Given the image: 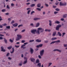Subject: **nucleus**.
Returning <instances> with one entry per match:
<instances>
[{"label": "nucleus", "instance_id": "9", "mask_svg": "<svg viewBox=\"0 0 67 67\" xmlns=\"http://www.w3.org/2000/svg\"><path fill=\"white\" fill-rule=\"evenodd\" d=\"M30 59L31 62H34L35 60V59L34 58H31Z\"/></svg>", "mask_w": 67, "mask_h": 67}, {"label": "nucleus", "instance_id": "63", "mask_svg": "<svg viewBox=\"0 0 67 67\" xmlns=\"http://www.w3.org/2000/svg\"><path fill=\"white\" fill-rule=\"evenodd\" d=\"M38 57L39 58H41V56L40 55H38Z\"/></svg>", "mask_w": 67, "mask_h": 67}, {"label": "nucleus", "instance_id": "2", "mask_svg": "<svg viewBox=\"0 0 67 67\" xmlns=\"http://www.w3.org/2000/svg\"><path fill=\"white\" fill-rule=\"evenodd\" d=\"M17 38L16 39V41H18V40H20L22 38V36L20 35H17Z\"/></svg>", "mask_w": 67, "mask_h": 67}, {"label": "nucleus", "instance_id": "3", "mask_svg": "<svg viewBox=\"0 0 67 67\" xmlns=\"http://www.w3.org/2000/svg\"><path fill=\"white\" fill-rule=\"evenodd\" d=\"M62 26V25H58L56 27V28L55 30H57V31H59V28L60 27Z\"/></svg>", "mask_w": 67, "mask_h": 67}, {"label": "nucleus", "instance_id": "13", "mask_svg": "<svg viewBox=\"0 0 67 67\" xmlns=\"http://www.w3.org/2000/svg\"><path fill=\"white\" fill-rule=\"evenodd\" d=\"M4 41L5 43L7 44V40L5 38H4Z\"/></svg>", "mask_w": 67, "mask_h": 67}, {"label": "nucleus", "instance_id": "1", "mask_svg": "<svg viewBox=\"0 0 67 67\" xmlns=\"http://www.w3.org/2000/svg\"><path fill=\"white\" fill-rule=\"evenodd\" d=\"M40 31H41L40 32H44V29H43L41 27H39L38 28V29L36 32V33L39 35L40 34Z\"/></svg>", "mask_w": 67, "mask_h": 67}, {"label": "nucleus", "instance_id": "59", "mask_svg": "<svg viewBox=\"0 0 67 67\" xmlns=\"http://www.w3.org/2000/svg\"><path fill=\"white\" fill-rule=\"evenodd\" d=\"M61 21H64V18H61Z\"/></svg>", "mask_w": 67, "mask_h": 67}, {"label": "nucleus", "instance_id": "6", "mask_svg": "<svg viewBox=\"0 0 67 67\" xmlns=\"http://www.w3.org/2000/svg\"><path fill=\"white\" fill-rule=\"evenodd\" d=\"M28 44V42H26V43H24V44H23V45H22L21 47V48H23V47H24V46H25V45H26V44Z\"/></svg>", "mask_w": 67, "mask_h": 67}, {"label": "nucleus", "instance_id": "26", "mask_svg": "<svg viewBox=\"0 0 67 67\" xmlns=\"http://www.w3.org/2000/svg\"><path fill=\"white\" fill-rule=\"evenodd\" d=\"M27 62V60L25 61L23 63V64H25Z\"/></svg>", "mask_w": 67, "mask_h": 67}, {"label": "nucleus", "instance_id": "43", "mask_svg": "<svg viewBox=\"0 0 67 67\" xmlns=\"http://www.w3.org/2000/svg\"><path fill=\"white\" fill-rule=\"evenodd\" d=\"M9 41L11 42H13V40H11V39L9 40Z\"/></svg>", "mask_w": 67, "mask_h": 67}, {"label": "nucleus", "instance_id": "30", "mask_svg": "<svg viewBox=\"0 0 67 67\" xmlns=\"http://www.w3.org/2000/svg\"><path fill=\"white\" fill-rule=\"evenodd\" d=\"M3 26H7V24L5 23L4 24H2Z\"/></svg>", "mask_w": 67, "mask_h": 67}, {"label": "nucleus", "instance_id": "41", "mask_svg": "<svg viewBox=\"0 0 67 67\" xmlns=\"http://www.w3.org/2000/svg\"><path fill=\"white\" fill-rule=\"evenodd\" d=\"M25 42V40H22L21 41V43H24Z\"/></svg>", "mask_w": 67, "mask_h": 67}, {"label": "nucleus", "instance_id": "12", "mask_svg": "<svg viewBox=\"0 0 67 67\" xmlns=\"http://www.w3.org/2000/svg\"><path fill=\"white\" fill-rule=\"evenodd\" d=\"M41 4L40 3H39L37 4V7L38 8H39V7H41Z\"/></svg>", "mask_w": 67, "mask_h": 67}, {"label": "nucleus", "instance_id": "16", "mask_svg": "<svg viewBox=\"0 0 67 67\" xmlns=\"http://www.w3.org/2000/svg\"><path fill=\"white\" fill-rule=\"evenodd\" d=\"M66 16H67V14H66L64 15H63V17L64 18H66Z\"/></svg>", "mask_w": 67, "mask_h": 67}, {"label": "nucleus", "instance_id": "14", "mask_svg": "<svg viewBox=\"0 0 67 67\" xmlns=\"http://www.w3.org/2000/svg\"><path fill=\"white\" fill-rule=\"evenodd\" d=\"M12 46H10L9 47H8L7 48L9 49H11L12 48Z\"/></svg>", "mask_w": 67, "mask_h": 67}, {"label": "nucleus", "instance_id": "61", "mask_svg": "<svg viewBox=\"0 0 67 67\" xmlns=\"http://www.w3.org/2000/svg\"><path fill=\"white\" fill-rule=\"evenodd\" d=\"M45 5L46 7H48V4H45Z\"/></svg>", "mask_w": 67, "mask_h": 67}, {"label": "nucleus", "instance_id": "22", "mask_svg": "<svg viewBox=\"0 0 67 67\" xmlns=\"http://www.w3.org/2000/svg\"><path fill=\"white\" fill-rule=\"evenodd\" d=\"M58 34H59L60 36H62V34H61V33H60L59 32H58Z\"/></svg>", "mask_w": 67, "mask_h": 67}, {"label": "nucleus", "instance_id": "18", "mask_svg": "<svg viewBox=\"0 0 67 67\" xmlns=\"http://www.w3.org/2000/svg\"><path fill=\"white\" fill-rule=\"evenodd\" d=\"M12 49H13L12 51V52H10V53L12 54V53H13V52H14V48L13 47L12 48Z\"/></svg>", "mask_w": 67, "mask_h": 67}, {"label": "nucleus", "instance_id": "17", "mask_svg": "<svg viewBox=\"0 0 67 67\" xmlns=\"http://www.w3.org/2000/svg\"><path fill=\"white\" fill-rule=\"evenodd\" d=\"M36 42H41V40H39L38 39H37L36 40Z\"/></svg>", "mask_w": 67, "mask_h": 67}, {"label": "nucleus", "instance_id": "48", "mask_svg": "<svg viewBox=\"0 0 67 67\" xmlns=\"http://www.w3.org/2000/svg\"><path fill=\"white\" fill-rule=\"evenodd\" d=\"M30 12H31V10H28L27 12L28 14H29L30 13Z\"/></svg>", "mask_w": 67, "mask_h": 67}, {"label": "nucleus", "instance_id": "11", "mask_svg": "<svg viewBox=\"0 0 67 67\" xmlns=\"http://www.w3.org/2000/svg\"><path fill=\"white\" fill-rule=\"evenodd\" d=\"M49 26H52V21L50 20H49Z\"/></svg>", "mask_w": 67, "mask_h": 67}, {"label": "nucleus", "instance_id": "8", "mask_svg": "<svg viewBox=\"0 0 67 67\" xmlns=\"http://www.w3.org/2000/svg\"><path fill=\"white\" fill-rule=\"evenodd\" d=\"M34 52V51L32 49V48H30V52L31 54H33V52Z\"/></svg>", "mask_w": 67, "mask_h": 67}, {"label": "nucleus", "instance_id": "45", "mask_svg": "<svg viewBox=\"0 0 67 67\" xmlns=\"http://www.w3.org/2000/svg\"><path fill=\"white\" fill-rule=\"evenodd\" d=\"M23 26V25H20L18 26V27H21V26Z\"/></svg>", "mask_w": 67, "mask_h": 67}, {"label": "nucleus", "instance_id": "44", "mask_svg": "<svg viewBox=\"0 0 67 67\" xmlns=\"http://www.w3.org/2000/svg\"><path fill=\"white\" fill-rule=\"evenodd\" d=\"M42 46L43 44H40L39 45V46L40 47H42Z\"/></svg>", "mask_w": 67, "mask_h": 67}, {"label": "nucleus", "instance_id": "50", "mask_svg": "<svg viewBox=\"0 0 67 67\" xmlns=\"http://www.w3.org/2000/svg\"><path fill=\"white\" fill-rule=\"evenodd\" d=\"M7 9H10V7H9V6L8 5H7Z\"/></svg>", "mask_w": 67, "mask_h": 67}, {"label": "nucleus", "instance_id": "39", "mask_svg": "<svg viewBox=\"0 0 67 67\" xmlns=\"http://www.w3.org/2000/svg\"><path fill=\"white\" fill-rule=\"evenodd\" d=\"M60 41L59 40H58L57 41H55V42H56L57 43H59V42H60Z\"/></svg>", "mask_w": 67, "mask_h": 67}, {"label": "nucleus", "instance_id": "19", "mask_svg": "<svg viewBox=\"0 0 67 67\" xmlns=\"http://www.w3.org/2000/svg\"><path fill=\"white\" fill-rule=\"evenodd\" d=\"M57 39V38L56 37H53L52 38V40L53 41L54 40H56Z\"/></svg>", "mask_w": 67, "mask_h": 67}, {"label": "nucleus", "instance_id": "32", "mask_svg": "<svg viewBox=\"0 0 67 67\" xmlns=\"http://www.w3.org/2000/svg\"><path fill=\"white\" fill-rule=\"evenodd\" d=\"M56 43V41H53L51 42V43H50V44H54V43Z\"/></svg>", "mask_w": 67, "mask_h": 67}, {"label": "nucleus", "instance_id": "36", "mask_svg": "<svg viewBox=\"0 0 67 67\" xmlns=\"http://www.w3.org/2000/svg\"><path fill=\"white\" fill-rule=\"evenodd\" d=\"M35 13V12L34 11H32L31 12V14H32L33 13Z\"/></svg>", "mask_w": 67, "mask_h": 67}, {"label": "nucleus", "instance_id": "10", "mask_svg": "<svg viewBox=\"0 0 67 67\" xmlns=\"http://www.w3.org/2000/svg\"><path fill=\"white\" fill-rule=\"evenodd\" d=\"M53 51H58V52H61V51L58 49H54Z\"/></svg>", "mask_w": 67, "mask_h": 67}, {"label": "nucleus", "instance_id": "60", "mask_svg": "<svg viewBox=\"0 0 67 67\" xmlns=\"http://www.w3.org/2000/svg\"><path fill=\"white\" fill-rule=\"evenodd\" d=\"M6 36H9V34L8 33H7L6 34Z\"/></svg>", "mask_w": 67, "mask_h": 67}, {"label": "nucleus", "instance_id": "34", "mask_svg": "<svg viewBox=\"0 0 67 67\" xmlns=\"http://www.w3.org/2000/svg\"><path fill=\"white\" fill-rule=\"evenodd\" d=\"M38 19H39V18H35L34 19V20H37Z\"/></svg>", "mask_w": 67, "mask_h": 67}, {"label": "nucleus", "instance_id": "15", "mask_svg": "<svg viewBox=\"0 0 67 67\" xmlns=\"http://www.w3.org/2000/svg\"><path fill=\"white\" fill-rule=\"evenodd\" d=\"M13 26H18V24H13Z\"/></svg>", "mask_w": 67, "mask_h": 67}, {"label": "nucleus", "instance_id": "33", "mask_svg": "<svg viewBox=\"0 0 67 67\" xmlns=\"http://www.w3.org/2000/svg\"><path fill=\"white\" fill-rule=\"evenodd\" d=\"M63 5H66V3H63Z\"/></svg>", "mask_w": 67, "mask_h": 67}, {"label": "nucleus", "instance_id": "28", "mask_svg": "<svg viewBox=\"0 0 67 67\" xmlns=\"http://www.w3.org/2000/svg\"><path fill=\"white\" fill-rule=\"evenodd\" d=\"M6 27L7 28V29H10V26H6Z\"/></svg>", "mask_w": 67, "mask_h": 67}, {"label": "nucleus", "instance_id": "62", "mask_svg": "<svg viewBox=\"0 0 67 67\" xmlns=\"http://www.w3.org/2000/svg\"><path fill=\"white\" fill-rule=\"evenodd\" d=\"M8 59H9L10 60H11L12 58H10V57H9L8 58Z\"/></svg>", "mask_w": 67, "mask_h": 67}, {"label": "nucleus", "instance_id": "7", "mask_svg": "<svg viewBox=\"0 0 67 67\" xmlns=\"http://www.w3.org/2000/svg\"><path fill=\"white\" fill-rule=\"evenodd\" d=\"M1 51H3V52H5V50L4 49V48L3 46H2L1 47Z\"/></svg>", "mask_w": 67, "mask_h": 67}, {"label": "nucleus", "instance_id": "54", "mask_svg": "<svg viewBox=\"0 0 67 67\" xmlns=\"http://www.w3.org/2000/svg\"><path fill=\"white\" fill-rule=\"evenodd\" d=\"M10 54V53H8L6 55V56L8 57L9 56V55Z\"/></svg>", "mask_w": 67, "mask_h": 67}, {"label": "nucleus", "instance_id": "47", "mask_svg": "<svg viewBox=\"0 0 67 67\" xmlns=\"http://www.w3.org/2000/svg\"><path fill=\"white\" fill-rule=\"evenodd\" d=\"M52 64V63H49V66H50Z\"/></svg>", "mask_w": 67, "mask_h": 67}, {"label": "nucleus", "instance_id": "21", "mask_svg": "<svg viewBox=\"0 0 67 67\" xmlns=\"http://www.w3.org/2000/svg\"><path fill=\"white\" fill-rule=\"evenodd\" d=\"M55 23H57V24H59V23H60V22H59V21H56L55 22Z\"/></svg>", "mask_w": 67, "mask_h": 67}, {"label": "nucleus", "instance_id": "35", "mask_svg": "<svg viewBox=\"0 0 67 67\" xmlns=\"http://www.w3.org/2000/svg\"><path fill=\"white\" fill-rule=\"evenodd\" d=\"M63 3H62V2H60V5L61 6H62V5H63Z\"/></svg>", "mask_w": 67, "mask_h": 67}, {"label": "nucleus", "instance_id": "46", "mask_svg": "<svg viewBox=\"0 0 67 67\" xmlns=\"http://www.w3.org/2000/svg\"><path fill=\"white\" fill-rule=\"evenodd\" d=\"M14 23V21L13 20L10 23L11 24H13V23Z\"/></svg>", "mask_w": 67, "mask_h": 67}, {"label": "nucleus", "instance_id": "58", "mask_svg": "<svg viewBox=\"0 0 67 67\" xmlns=\"http://www.w3.org/2000/svg\"><path fill=\"white\" fill-rule=\"evenodd\" d=\"M3 39V37H0V40H2Z\"/></svg>", "mask_w": 67, "mask_h": 67}, {"label": "nucleus", "instance_id": "42", "mask_svg": "<svg viewBox=\"0 0 67 67\" xmlns=\"http://www.w3.org/2000/svg\"><path fill=\"white\" fill-rule=\"evenodd\" d=\"M36 9L37 10H38V11H41V9H40V8H37Z\"/></svg>", "mask_w": 67, "mask_h": 67}, {"label": "nucleus", "instance_id": "57", "mask_svg": "<svg viewBox=\"0 0 67 67\" xmlns=\"http://www.w3.org/2000/svg\"><path fill=\"white\" fill-rule=\"evenodd\" d=\"M3 27V26L2 25H0V28H2Z\"/></svg>", "mask_w": 67, "mask_h": 67}, {"label": "nucleus", "instance_id": "4", "mask_svg": "<svg viewBox=\"0 0 67 67\" xmlns=\"http://www.w3.org/2000/svg\"><path fill=\"white\" fill-rule=\"evenodd\" d=\"M31 32L34 34H35V32H36V29H33L31 31Z\"/></svg>", "mask_w": 67, "mask_h": 67}, {"label": "nucleus", "instance_id": "20", "mask_svg": "<svg viewBox=\"0 0 67 67\" xmlns=\"http://www.w3.org/2000/svg\"><path fill=\"white\" fill-rule=\"evenodd\" d=\"M56 32H53L52 34L53 36H55V35H56Z\"/></svg>", "mask_w": 67, "mask_h": 67}, {"label": "nucleus", "instance_id": "49", "mask_svg": "<svg viewBox=\"0 0 67 67\" xmlns=\"http://www.w3.org/2000/svg\"><path fill=\"white\" fill-rule=\"evenodd\" d=\"M19 66H21L22 65V63H19Z\"/></svg>", "mask_w": 67, "mask_h": 67}, {"label": "nucleus", "instance_id": "29", "mask_svg": "<svg viewBox=\"0 0 67 67\" xmlns=\"http://www.w3.org/2000/svg\"><path fill=\"white\" fill-rule=\"evenodd\" d=\"M45 31L46 32H47V31H48V32H50V31H51V30H48V29H46L45 30Z\"/></svg>", "mask_w": 67, "mask_h": 67}, {"label": "nucleus", "instance_id": "24", "mask_svg": "<svg viewBox=\"0 0 67 67\" xmlns=\"http://www.w3.org/2000/svg\"><path fill=\"white\" fill-rule=\"evenodd\" d=\"M39 62H40V61H39V60H38V59H37L36 60V63H38Z\"/></svg>", "mask_w": 67, "mask_h": 67}, {"label": "nucleus", "instance_id": "40", "mask_svg": "<svg viewBox=\"0 0 67 67\" xmlns=\"http://www.w3.org/2000/svg\"><path fill=\"white\" fill-rule=\"evenodd\" d=\"M2 11L3 12H5V9H3L2 10Z\"/></svg>", "mask_w": 67, "mask_h": 67}, {"label": "nucleus", "instance_id": "53", "mask_svg": "<svg viewBox=\"0 0 67 67\" xmlns=\"http://www.w3.org/2000/svg\"><path fill=\"white\" fill-rule=\"evenodd\" d=\"M64 47H67V44H64Z\"/></svg>", "mask_w": 67, "mask_h": 67}, {"label": "nucleus", "instance_id": "23", "mask_svg": "<svg viewBox=\"0 0 67 67\" xmlns=\"http://www.w3.org/2000/svg\"><path fill=\"white\" fill-rule=\"evenodd\" d=\"M35 5V4H32L30 5V6L31 7H34Z\"/></svg>", "mask_w": 67, "mask_h": 67}, {"label": "nucleus", "instance_id": "38", "mask_svg": "<svg viewBox=\"0 0 67 67\" xmlns=\"http://www.w3.org/2000/svg\"><path fill=\"white\" fill-rule=\"evenodd\" d=\"M55 10L56 11H59L60 10L58 8H57L55 9Z\"/></svg>", "mask_w": 67, "mask_h": 67}, {"label": "nucleus", "instance_id": "64", "mask_svg": "<svg viewBox=\"0 0 67 67\" xmlns=\"http://www.w3.org/2000/svg\"><path fill=\"white\" fill-rule=\"evenodd\" d=\"M45 43H48V41H44Z\"/></svg>", "mask_w": 67, "mask_h": 67}, {"label": "nucleus", "instance_id": "31", "mask_svg": "<svg viewBox=\"0 0 67 67\" xmlns=\"http://www.w3.org/2000/svg\"><path fill=\"white\" fill-rule=\"evenodd\" d=\"M66 33L65 32H63L62 33V37H63L64 35H65Z\"/></svg>", "mask_w": 67, "mask_h": 67}, {"label": "nucleus", "instance_id": "51", "mask_svg": "<svg viewBox=\"0 0 67 67\" xmlns=\"http://www.w3.org/2000/svg\"><path fill=\"white\" fill-rule=\"evenodd\" d=\"M15 47L16 48H18V47H20V46H16V45H15Z\"/></svg>", "mask_w": 67, "mask_h": 67}, {"label": "nucleus", "instance_id": "55", "mask_svg": "<svg viewBox=\"0 0 67 67\" xmlns=\"http://www.w3.org/2000/svg\"><path fill=\"white\" fill-rule=\"evenodd\" d=\"M25 30L24 29L23 30H22L21 32H25Z\"/></svg>", "mask_w": 67, "mask_h": 67}, {"label": "nucleus", "instance_id": "56", "mask_svg": "<svg viewBox=\"0 0 67 67\" xmlns=\"http://www.w3.org/2000/svg\"><path fill=\"white\" fill-rule=\"evenodd\" d=\"M36 47H37V48H39V47H40L39 45L37 46Z\"/></svg>", "mask_w": 67, "mask_h": 67}, {"label": "nucleus", "instance_id": "37", "mask_svg": "<svg viewBox=\"0 0 67 67\" xmlns=\"http://www.w3.org/2000/svg\"><path fill=\"white\" fill-rule=\"evenodd\" d=\"M34 40H30L29 41V42H34Z\"/></svg>", "mask_w": 67, "mask_h": 67}, {"label": "nucleus", "instance_id": "52", "mask_svg": "<svg viewBox=\"0 0 67 67\" xmlns=\"http://www.w3.org/2000/svg\"><path fill=\"white\" fill-rule=\"evenodd\" d=\"M58 13V12H54V14H57V13Z\"/></svg>", "mask_w": 67, "mask_h": 67}, {"label": "nucleus", "instance_id": "5", "mask_svg": "<svg viewBox=\"0 0 67 67\" xmlns=\"http://www.w3.org/2000/svg\"><path fill=\"white\" fill-rule=\"evenodd\" d=\"M44 52V50H43L40 52V54L41 56H43V53Z\"/></svg>", "mask_w": 67, "mask_h": 67}, {"label": "nucleus", "instance_id": "25", "mask_svg": "<svg viewBox=\"0 0 67 67\" xmlns=\"http://www.w3.org/2000/svg\"><path fill=\"white\" fill-rule=\"evenodd\" d=\"M39 25H40V23H38L36 24V27H38Z\"/></svg>", "mask_w": 67, "mask_h": 67}, {"label": "nucleus", "instance_id": "27", "mask_svg": "<svg viewBox=\"0 0 67 67\" xmlns=\"http://www.w3.org/2000/svg\"><path fill=\"white\" fill-rule=\"evenodd\" d=\"M37 66H39V67H40L41 66V63H39L37 64Z\"/></svg>", "mask_w": 67, "mask_h": 67}]
</instances>
